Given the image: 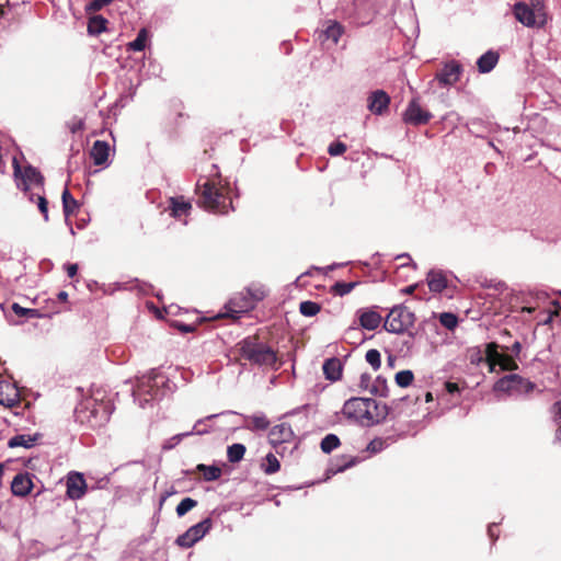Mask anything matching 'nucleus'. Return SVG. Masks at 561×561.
<instances>
[{
    "label": "nucleus",
    "mask_w": 561,
    "mask_h": 561,
    "mask_svg": "<svg viewBox=\"0 0 561 561\" xmlns=\"http://www.w3.org/2000/svg\"><path fill=\"white\" fill-rule=\"evenodd\" d=\"M439 322L442 323V325H444L446 329H449V330H453L457 323H458V319L457 317L454 314V313H450V312H443L440 316H439Z\"/></svg>",
    "instance_id": "44"
},
{
    "label": "nucleus",
    "mask_w": 561,
    "mask_h": 561,
    "mask_svg": "<svg viewBox=\"0 0 561 561\" xmlns=\"http://www.w3.org/2000/svg\"><path fill=\"white\" fill-rule=\"evenodd\" d=\"M496 365L500 366L502 370L517 369V364L515 363V360L511 356L504 354L501 355Z\"/></svg>",
    "instance_id": "45"
},
{
    "label": "nucleus",
    "mask_w": 561,
    "mask_h": 561,
    "mask_svg": "<svg viewBox=\"0 0 561 561\" xmlns=\"http://www.w3.org/2000/svg\"><path fill=\"white\" fill-rule=\"evenodd\" d=\"M196 469L203 473L206 481L217 480L221 476V469L217 466L198 465Z\"/></svg>",
    "instance_id": "33"
},
{
    "label": "nucleus",
    "mask_w": 561,
    "mask_h": 561,
    "mask_svg": "<svg viewBox=\"0 0 561 561\" xmlns=\"http://www.w3.org/2000/svg\"><path fill=\"white\" fill-rule=\"evenodd\" d=\"M14 175L16 179V185L23 191H28L33 186L43 185L42 174L33 167H26L22 170L16 160L13 161Z\"/></svg>",
    "instance_id": "10"
},
{
    "label": "nucleus",
    "mask_w": 561,
    "mask_h": 561,
    "mask_svg": "<svg viewBox=\"0 0 561 561\" xmlns=\"http://www.w3.org/2000/svg\"><path fill=\"white\" fill-rule=\"evenodd\" d=\"M113 0H93L90 5H89V9L93 10V11H98V10H101L104 5L111 3Z\"/></svg>",
    "instance_id": "51"
},
{
    "label": "nucleus",
    "mask_w": 561,
    "mask_h": 561,
    "mask_svg": "<svg viewBox=\"0 0 561 561\" xmlns=\"http://www.w3.org/2000/svg\"><path fill=\"white\" fill-rule=\"evenodd\" d=\"M263 467H264L265 473L272 474L279 470L280 465L275 455L267 454L265 457V462L263 463Z\"/></svg>",
    "instance_id": "38"
},
{
    "label": "nucleus",
    "mask_w": 561,
    "mask_h": 561,
    "mask_svg": "<svg viewBox=\"0 0 561 561\" xmlns=\"http://www.w3.org/2000/svg\"><path fill=\"white\" fill-rule=\"evenodd\" d=\"M366 362L374 368V370H378L381 365V356L378 350L371 348L367 351L365 355Z\"/></svg>",
    "instance_id": "40"
},
{
    "label": "nucleus",
    "mask_w": 561,
    "mask_h": 561,
    "mask_svg": "<svg viewBox=\"0 0 561 561\" xmlns=\"http://www.w3.org/2000/svg\"><path fill=\"white\" fill-rule=\"evenodd\" d=\"M357 284L358 283H356V282H352V283L339 282V283L334 284L333 291L339 296H345V295L350 294L357 286Z\"/></svg>",
    "instance_id": "43"
},
{
    "label": "nucleus",
    "mask_w": 561,
    "mask_h": 561,
    "mask_svg": "<svg viewBox=\"0 0 561 561\" xmlns=\"http://www.w3.org/2000/svg\"><path fill=\"white\" fill-rule=\"evenodd\" d=\"M241 353L253 364L272 367L276 363L275 352L262 343L245 340L242 343Z\"/></svg>",
    "instance_id": "6"
},
{
    "label": "nucleus",
    "mask_w": 561,
    "mask_h": 561,
    "mask_svg": "<svg viewBox=\"0 0 561 561\" xmlns=\"http://www.w3.org/2000/svg\"><path fill=\"white\" fill-rule=\"evenodd\" d=\"M340 446V439L334 434H328L320 444L321 450L325 454L331 453Z\"/></svg>",
    "instance_id": "35"
},
{
    "label": "nucleus",
    "mask_w": 561,
    "mask_h": 561,
    "mask_svg": "<svg viewBox=\"0 0 561 561\" xmlns=\"http://www.w3.org/2000/svg\"><path fill=\"white\" fill-rule=\"evenodd\" d=\"M462 73V67L459 62L451 60L446 62L444 67L435 75V78L430 82L433 85L437 82L442 88H449L456 84Z\"/></svg>",
    "instance_id": "11"
},
{
    "label": "nucleus",
    "mask_w": 561,
    "mask_h": 561,
    "mask_svg": "<svg viewBox=\"0 0 561 561\" xmlns=\"http://www.w3.org/2000/svg\"><path fill=\"white\" fill-rule=\"evenodd\" d=\"M425 401H426V402H431V401H433V394H432L431 392H426V394H425Z\"/></svg>",
    "instance_id": "57"
},
{
    "label": "nucleus",
    "mask_w": 561,
    "mask_h": 561,
    "mask_svg": "<svg viewBox=\"0 0 561 561\" xmlns=\"http://www.w3.org/2000/svg\"><path fill=\"white\" fill-rule=\"evenodd\" d=\"M414 379L413 373L411 370H401L396 374V382L400 387H408L412 383Z\"/></svg>",
    "instance_id": "41"
},
{
    "label": "nucleus",
    "mask_w": 561,
    "mask_h": 561,
    "mask_svg": "<svg viewBox=\"0 0 561 561\" xmlns=\"http://www.w3.org/2000/svg\"><path fill=\"white\" fill-rule=\"evenodd\" d=\"M245 454V446L242 444H232L227 449V457L230 462L240 461Z\"/></svg>",
    "instance_id": "34"
},
{
    "label": "nucleus",
    "mask_w": 561,
    "mask_h": 561,
    "mask_svg": "<svg viewBox=\"0 0 561 561\" xmlns=\"http://www.w3.org/2000/svg\"><path fill=\"white\" fill-rule=\"evenodd\" d=\"M251 307L245 297H234L225 306V312L221 316L238 319L240 314L247 312Z\"/></svg>",
    "instance_id": "19"
},
{
    "label": "nucleus",
    "mask_w": 561,
    "mask_h": 561,
    "mask_svg": "<svg viewBox=\"0 0 561 561\" xmlns=\"http://www.w3.org/2000/svg\"><path fill=\"white\" fill-rule=\"evenodd\" d=\"M199 204L206 210L227 214L232 208V201L228 194V187L219 179H207L204 182L198 181Z\"/></svg>",
    "instance_id": "1"
},
{
    "label": "nucleus",
    "mask_w": 561,
    "mask_h": 561,
    "mask_svg": "<svg viewBox=\"0 0 561 561\" xmlns=\"http://www.w3.org/2000/svg\"><path fill=\"white\" fill-rule=\"evenodd\" d=\"M61 198H62L64 214H65V217H66V221L68 222L69 216L71 214H73L75 210L78 208V203L72 197V195L70 194L68 188H65V191L62 192Z\"/></svg>",
    "instance_id": "30"
},
{
    "label": "nucleus",
    "mask_w": 561,
    "mask_h": 561,
    "mask_svg": "<svg viewBox=\"0 0 561 561\" xmlns=\"http://www.w3.org/2000/svg\"><path fill=\"white\" fill-rule=\"evenodd\" d=\"M407 401H408L407 398H401V399L394 400V401H392L390 409L392 411H396V410L401 411L402 407L407 403Z\"/></svg>",
    "instance_id": "52"
},
{
    "label": "nucleus",
    "mask_w": 561,
    "mask_h": 561,
    "mask_svg": "<svg viewBox=\"0 0 561 561\" xmlns=\"http://www.w3.org/2000/svg\"><path fill=\"white\" fill-rule=\"evenodd\" d=\"M20 402V391L18 387L8 381L0 382V404L7 408H13Z\"/></svg>",
    "instance_id": "15"
},
{
    "label": "nucleus",
    "mask_w": 561,
    "mask_h": 561,
    "mask_svg": "<svg viewBox=\"0 0 561 561\" xmlns=\"http://www.w3.org/2000/svg\"><path fill=\"white\" fill-rule=\"evenodd\" d=\"M403 257L409 259V255H408V254H402V255H399V256H398V259H403Z\"/></svg>",
    "instance_id": "63"
},
{
    "label": "nucleus",
    "mask_w": 561,
    "mask_h": 561,
    "mask_svg": "<svg viewBox=\"0 0 561 561\" xmlns=\"http://www.w3.org/2000/svg\"><path fill=\"white\" fill-rule=\"evenodd\" d=\"M255 299H262L265 296V293L263 289L257 290L255 294H253Z\"/></svg>",
    "instance_id": "56"
},
{
    "label": "nucleus",
    "mask_w": 561,
    "mask_h": 561,
    "mask_svg": "<svg viewBox=\"0 0 561 561\" xmlns=\"http://www.w3.org/2000/svg\"><path fill=\"white\" fill-rule=\"evenodd\" d=\"M514 18L528 28H543L550 20L545 0L519 1L513 5Z\"/></svg>",
    "instance_id": "4"
},
{
    "label": "nucleus",
    "mask_w": 561,
    "mask_h": 561,
    "mask_svg": "<svg viewBox=\"0 0 561 561\" xmlns=\"http://www.w3.org/2000/svg\"><path fill=\"white\" fill-rule=\"evenodd\" d=\"M348 466H344V467H340L337 468L336 470L333 471V473H336V472H340V471H343L345 468H347Z\"/></svg>",
    "instance_id": "62"
},
{
    "label": "nucleus",
    "mask_w": 561,
    "mask_h": 561,
    "mask_svg": "<svg viewBox=\"0 0 561 561\" xmlns=\"http://www.w3.org/2000/svg\"><path fill=\"white\" fill-rule=\"evenodd\" d=\"M501 355L502 354L497 352V345L495 343H489L486 345V358L491 370H494Z\"/></svg>",
    "instance_id": "37"
},
{
    "label": "nucleus",
    "mask_w": 561,
    "mask_h": 561,
    "mask_svg": "<svg viewBox=\"0 0 561 561\" xmlns=\"http://www.w3.org/2000/svg\"><path fill=\"white\" fill-rule=\"evenodd\" d=\"M12 310L14 311V313L19 317H30V318H34L37 316V310L35 309H28V308H24V307H21L19 304L14 302L12 305Z\"/></svg>",
    "instance_id": "46"
},
{
    "label": "nucleus",
    "mask_w": 561,
    "mask_h": 561,
    "mask_svg": "<svg viewBox=\"0 0 561 561\" xmlns=\"http://www.w3.org/2000/svg\"><path fill=\"white\" fill-rule=\"evenodd\" d=\"M497 61L499 54L493 50H489L479 57V59L477 60V66L481 73H488L494 69Z\"/></svg>",
    "instance_id": "23"
},
{
    "label": "nucleus",
    "mask_w": 561,
    "mask_h": 561,
    "mask_svg": "<svg viewBox=\"0 0 561 561\" xmlns=\"http://www.w3.org/2000/svg\"><path fill=\"white\" fill-rule=\"evenodd\" d=\"M445 388L447 390L448 393H455V392H458L459 391V387L457 383L455 382H450V381H447L445 383Z\"/></svg>",
    "instance_id": "53"
},
{
    "label": "nucleus",
    "mask_w": 561,
    "mask_h": 561,
    "mask_svg": "<svg viewBox=\"0 0 561 561\" xmlns=\"http://www.w3.org/2000/svg\"><path fill=\"white\" fill-rule=\"evenodd\" d=\"M553 409H554L556 420L559 425L557 438L561 443V401L556 402L553 405Z\"/></svg>",
    "instance_id": "48"
},
{
    "label": "nucleus",
    "mask_w": 561,
    "mask_h": 561,
    "mask_svg": "<svg viewBox=\"0 0 561 561\" xmlns=\"http://www.w3.org/2000/svg\"><path fill=\"white\" fill-rule=\"evenodd\" d=\"M426 283L432 293L440 294L448 288L447 274L442 270H431L426 275Z\"/></svg>",
    "instance_id": "17"
},
{
    "label": "nucleus",
    "mask_w": 561,
    "mask_h": 561,
    "mask_svg": "<svg viewBox=\"0 0 561 561\" xmlns=\"http://www.w3.org/2000/svg\"><path fill=\"white\" fill-rule=\"evenodd\" d=\"M414 320V313L407 307L396 306L388 313L383 327L388 332L402 333L413 325Z\"/></svg>",
    "instance_id": "8"
},
{
    "label": "nucleus",
    "mask_w": 561,
    "mask_h": 561,
    "mask_svg": "<svg viewBox=\"0 0 561 561\" xmlns=\"http://www.w3.org/2000/svg\"><path fill=\"white\" fill-rule=\"evenodd\" d=\"M323 374L327 379L336 381L342 376V364L339 358L332 357L323 363Z\"/></svg>",
    "instance_id": "22"
},
{
    "label": "nucleus",
    "mask_w": 561,
    "mask_h": 561,
    "mask_svg": "<svg viewBox=\"0 0 561 561\" xmlns=\"http://www.w3.org/2000/svg\"><path fill=\"white\" fill-rule=\"evenodd\" d=\"M66 271L69 277H73L77 274L78 265L77 264H68L66 266Z\"/></svg>",
    "instance_id": "54"
},
{
    "label": "nucleus",
    "mask_w": 561,
    "mask_h": 561,
    "mask_svg": "<svg viewBox=\"0 0 561 561\" xmlns=\"http://www.w3.org/2000/svg\"><path fill=\"white\" fill-rule=\"evenodd\" d=\"M213 522L205 518L202 522L191 526L184 534L176 538V545L182 548H191L201 539H203L211 529Z\"/></svg>",
    "instance_id": "9"
},
{
    "label": "nucleus",
    "mask_w": 561,
    "mask_h": 561,
    "mask_svg": "<svg viewBox=\"0 0 561 561\" xmlns=\"http://www.w3.org/2000/svg\"><path fill=\"white\" fill-rule=\"evenodd\" d=\"M197 505V502L191 497L183 499L176 506V514L179 517L184 516L188 511L194 508Z\"/></svg>",
    "instance_id": "39"
},
{
    "label": "nucleus",
    "mask_w": 561,
    "mask_h": 561,
    "mask_svg": "<svg viewBox=\"0 0 561 561\" xmlns=\"http://www.w3.org/2000/svg\"><path fill=\"white\" fill-rule=\"evenodd\" d=\"M534 389V382L516 374L506 375L494 385V391L503 392L507 396H520L529 393Z\"/></svg>",
    "instance_id": "7"
},
{
    "label": "nucleus",
    "mask_w": 561,
    "mask_h": 561,
    "mask_svg": "<svg viewBox=\"0 0 561 561\" xmlns=\"http://www.w3.org/2000/svg\"><path fill=\"white\" fill-rule=\"evenodd\" d=\"M356 332H357V329L353 328V327L347 330V334L348 335L352 334V333H356Z\"/></svg>",
    "instance_id": "59"
},
{
    "label": "nucleus",
    "mask_w": 561,
    "mask_h": 561,
    "mask_svg": "<svg viewBox=\"0 0 561 561\" xmlns=\"http://www.w3.org/2000/svg\"><path fill=\"white\" fill-rule=\"evenodd\" d=\"M107 20L102 15H94L89 19L88 32L90 35H100L106 31Z\"/></svg>",
    "instance_id": "29"
},
{
    "label": "nucleus",
    "mask_w": 561,
    "mask_h": 561,
    "mask_svg": "<svg viewBox=\"0 0 561 561\" xmlns=\"http://www.w3.org/2000/svg\"><path fill=\"white\" fill-rule=\"evenodd\" d=\"M59 299H62L65 300L67 298V293L65 291H61L59 295H58Z\"/></svg>",
    "instance_id": "58"
},
{
    "label": "nucleus",
    "mask_w": 561,
    "mask_h": 561,
    "mask_svg": "<svg viewBox=\"0 0 561 561\" xmlns=\"http://www.w3.org/2000/svg\"><path fill=\"white\" fill-rule=\"evenodd\" d=\"M251 425H247V428L251 431H264L268 427L270 422L263 413L254 414L249 417Z\"/></svg>",
    "instance_id": "32"
},
{
    "label": "nucleus",
    "mask_w": 561,
    "mask_h": 561,
    "mask_svg": "<svg viewBox=\"0 0 561 561\" xmlns=\"http://www.w3.org/2000/svg\"><path fill=\"white\" fill-rule=\"evenodd\" d=\"M389 104L390 96L383 90L373 91L367 99V108L375 115H382Z\"/></svg>",
    "instance_id": "14"
},
{
    "label": "nucleus",
    "mask_w": 561,
    "mask_h": 561,
    "mask_svg": "<svg viewBox=\"0 0 561 561\" xmlns=\"http://www.w3.org/2000/svg\"><path fill=\"white\" fill-rule=\"evenodd\" d=\"M172 391V386L169 379L158 370H151L147 375L142 376L137 383V388L133 394L135 400H139V404L144 407L141 397L149 396L150 399L145 398V402L150 400L159 399Z\"/></svg>",
    "instance_id": "5"
},
{
    "label": "nucleus",
    "mask_w": 561,
    "mask_h": 561,
    "mask_svg": "<svg viewBox=\"0 0 561 561\" xmlns=\"http://www.w3.org/2000/svg\"><path fill=\"white\" fill-rule=\"evenodd\" d=\"M294 432L287 423H280L272 427L268 433L270 443L274 446L291 440Z\"/></svg>",
    "instance_id": "18"
},
{
    "label": "nucleus",
    "mask_w": 561,
    "mask_h": 561,
    "mask_svg": "<svg viewBox=\"0 0 561 561\" xmlns=\"http://www.w3.org/2000/svg\"><path fill=\"white\" fill-rule=\"evenodd\" d=\"M359 325L368 331L376 330L382 320V317L371 308H362L357 310Z\"/></svg>",
    "instance_id": "16"
},
{
    "label": "nucleus",
    "mask_w": 561,
    "mask_h": 561,
    "mask_svg": "<svg viewBox=\"0 0 561 561\" xmlns=\"http://www.w3.org/2000/svg\"><path fill=\"white\" fill-rule=\"evenodd\" d=\"M414 288H415V286H409V287H407L405 291L408 294H411V293H413Z\"/></svg>",
    "instance_id": "60"
},
{
    "label": "nucleus",
    "mask_w": 561,
    "mask_h": 561,
    "mask_svg": "<svg viewBox=\"0 0 561 561\" xmlns=\"http://www.w3.org/2000/svg\"><path fill=\"white\" fill-rule=\"evenodd\" d=\"M205 420H198L193 430L192 431H188V432H185V433H181V434H178V435H174L172 437H170L165 444H164V448L165 449H171L173 447H175L184 437H188V436H192V435H202V434H205L208 432V430H198V425L204 423Z\"/></svg>",
    "instance_id": "27"
},
{
    "label": "nucleus",
    "mask_w": 561,
    "mask_h": 561,
    "mask_svg": "<svg viewBox=\"0 0 561 561\" xmlns=\"http://www.w3.org/2000/svg\"><path fill=\"white\" fill-rule=\"evenodd\" d=\"M369 392L376 396L383 397L387 394V381L382 377H377L375 382L371 385Z\"/></svg>",
    "instance_id": "42"
},
{
    "label": "nucleus",
    "mask_w": 561,
    "mask_h": 561,
    "mask_svg": "<svg viewBox=\"0 0 561 561\" xmlns=\"http://www.w3.org/2000/svg\"><path fill=\"white\" fill-rule=\"evenodd\" d=\"M3 472H4V466L2 463H0V479L3 476Z\"/></svg>",
    "instance_id": "61"
},
{
    "label": "nucleus",
    "mask_w": 561,
    "mask_h": 561,
    "mask_svg": "<svg viewBox=\"0 0 561 561\" xmlns=\"http://www.w3.org/2000/svg\"><path fill=\"white\" fill-rule=\"evenodd\" d=\"M522 350V345L519 342H515L512 346V351L515 353V354H518Z\"/></svg>",
    "instance_id": "55"
},
{
    "label": "nucleus",
    "mask_w": 561,
    "mask_h": 561,
    "mask_svg": "<svg viewBox=\"0 0 561 561\" xmlns=\"http://www.w3.org/2000/svg\"><path fill=\"white\" fill-rule=\"evenodd\" d=\"M113 412L110 401H104V397L98 392L92 398L82 401L76 409V419L81 424H87L91 428L104 425Z\"/></svg>",
    "instance_id": "3"
},
{
    "label": "nucleus",
    "mask_w": 561,
    "mask_h": 561,
    "mask_svg": "<svg viewBox=\"0 0 561 561\" xmlns=\"http://www.w3.org/2000/svg\"><path fill=\"white\" fill-rule=\"evenodd\" d=\"M216 416H217V414H213V415L207 416L206 420H210V419H214Z\"/></svg>",
    "instance_id": "64"
},
{
    "label": "nucleus",
    "mask_w": 561,
    "mask_h": 561,
    "mask_svg": "<svg viewBox=\"0 0 561 561\" xmlns=\"http://www.w3.org/2000/svg\"><path fill=\"white\" fill-rule=\"evenodd\" d=\"M343 34V27L335 21H327L325 28L321 32L320 37L323 39H330L333 44H337L340 37Z\"/></svg>",
    "instance_id": "26"
},
{
    "label": "nucleus",
    "mask_w": 561,
    "mask_h": 561,
    "mask_svg": "<svg viewBox=\"0 0 561 561\" xmlns=\"http://www.w3.org/2000/svg\"><path fill=\"white\" fill-rule=\"evenodd\" d=\"M371 383V376L369 374H362L359 378V387L364 390H369Z\"/></svg>",
    "instance_id": "50"
},
{
    "label": "nucleus",
    "mask_w": 561,
    "mask_h": 561,
    "mask_svg": "<svg viewBox=\"0 0 561 561\" xmlns=\"http://www.w3.org/2000/svg\"><path fill=\"white\" fill-rule=\"evenodd\" d=\"M402 118L407 124L419 126L427 124L432 114L421 106L419 99L414 98L409 102Z\"/></svg>",
    "instance_id": "12"
},
{
    "label": "nucleus",
    "mask_w": 561,
    "mask_h": 561,
    "mask_svg": "<svg viewBox=\"0 0 561 561\" xmlns=\"http://www.w3.org/2000/svg\"><path fill=\"white\" fill-rule=\"evenodd\" d=\"M38 436L39 435H37V434L33 435V436L26 435V434L15 435L9 439L8 446L10 448H15V447L31 448L37 442Z\"/></svg>",
    "instance_id": "28"
},
{
    "label": "nucleus",
    "mask_w": 561,
    "mask_h": 561,
    "mask_svg": "<svg viewBox=\"0 0 561 561\" xmlns=\"http://www.w3.org/2000/svg\"><path fill=\"white\" fill-rule=\"evenodd\" d=\"M33 481L27 473H18L11 483V491L15 496L24 497L31 493Z\"/></svg>",
    "instance_id": "20"
},
{
    "label": "nucleus",
    "mask_w": 561,
    "mask_h": 561,
    "mask_svg": "<svg viewBox=\"0 0 561 561\" xmlns=\"http://www.w3.org/2000/svg\"><path fill=\"white\" fill-rule=\"evenodd\" d=\"M342 413L348 420L362 424H374L385 419L388 411L385 404H379L374 399L351 398L344 403Z\"/></svg>",
    "instance_id": "2"
},
{
    "label": "nucleus",
    "mask_w": 561,
    "mask_h": 561,
    "mask_svg": "<svg viewBox=\"0 0 561 561\" xmlns=\"http://www.w3.org/2000/svg\"><path fill=\"white\" fill-rule=\"evenodd\" d=\"M90 156L95 165L107 164V160H108V156H110L108 144L105 141H102V140H96L92 146Z\"/></svg>",
    "instance_id": "21"
},
{
    "label": "nucleus",
    "mask_w": 561,
    "mask_h": 561,
    "mask_svg": "<svg viewBox=\"0 0 561 561\" xmlns=\"http://www.w3.org/2000/svg\"><path fill=\"white\" fill-rule=\"evenodd\" d=\"M191 208V203L185 201L183 197L170 198L171 215L174 218H181L183 216H186L190 213Z\"/></svg>",
    "instance_id": "25"
},
{
    "label": "nucleus",
    "mask_w": 561,
    "mask_h": 561,
    "mask_svg": "<svg viewBox=\"0 0 561 561\" xmlns=\"http://www.w3.org/2000/svg\"><path fill=\"white\" fill-rule=\"evenodd\" d=\"M67 496L71 500L81 499L87 492V482L80 472H70L67 477Z\"/></svg>",
    "instance_id": "13"
},
{
    "label": "nucleus",
    "mask_w": 561,
    "mask_h": 561,
    "mask_svg": "<svg viewBox=\"0 0 561 561\" xmlns=\"http://www.w3.org/2000/svg\"><path fill=\"white\" fill-rule=\"evenodd\" d=\"M148 41V32L146 28H141L137 37L127 44V49L133 51H142L146 48Z\"/></svg>",
    "instance_id": "31"
},
{
    "label": "nucleus",
    "mask_w": 561,
    "mask_h": 561,
    "mask_svg": "<svg viewBox=\"0 0 561 561\" xmlns=\"http://www.w3.org/2000/svg\"><path fill=\"white\" fill-rule=\"evenodd\" d=\"M320 310V305L311 300L302 301L299 306V311L305 317H313L318 314Z\"/></svg>",
    "instance_id": "36"
},
{
    "label": "nucleus",
    "mask_w": 561,
    "mask_h": 561,
    "mask_svg": "<svg viewBox=\"0 0 561 561\" xmlns=\"http://www.w3.org/2000/svg\"><path fill=\"white\" fill-rule=\"evenodd\" d=\"M37 206L39 211L43 214L45 221L48 220V208H47V201L44 196L38 195L37 196Z\"/></svg>",
    "instance_id": "49"
},
{
    "label": "nucleus",
    "mask_w": 561,
    "mask_h": 561,
    "mask_svg": "<svg viewBox=\"0 0 561 561\" xmlns=\"http://www.w3.org/2000/svg\"><path fill=\"white\" fill-rule=\"evenodd\" d=\"M398 438H399V435H392V436H387V437H376L369 442L366 449L370 454H378V453L387 449L393 443H396L398 440Z\"/></svg>",
    "instance_id": "24"
},
{
    "label": "nucleus",
    "mask_w": 561,
    "mask_h": 561,
    "mask_svg": "<svg viewBox=\"0 0 561 561\" xmlns=\"http://www.w3.org/2000/svg\"><path fill=\"white\" fill-rule=\"evenodd\" d=\"M345 151H346V146H345V144H343L341 141L332 142L328 148V152L331 156H340V154L344 153Z\"/></svg>",
    "instance_id": "47"
}]
</instances>
